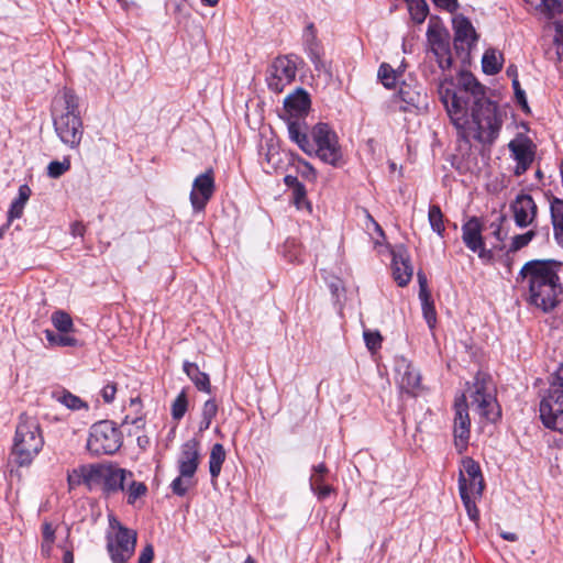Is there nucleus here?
<instances>
[{
	"label": "nucleus",
	"instance_id": "b1692460",
	"mask_svg": "<svg viewBox=\"0 0 563 563\" xmlns=\"http://www.w3.org/2000/svg\"><path fill=\"white\" fill-rule=\"evenodd\" d=\"M309 103L308 95L302 90H298L286 97L284 107L290 117H299L308 110Z\"/></svg>",
	"mask_w": 563,
	"mask_h": 563
},
{
	"label": "nucleus",
	"instance_id": "58836bf2",
	"mask_svg": "<svg viewBox=\"0 0 563 563\" xmlns=\"http://www.w3.org/2000/svg\"><path fill=\"white\" fill-rule=\"evenodd\" d=\"M70 169V159L65 157L63 161H53L47 166V175L51 178H58Z\"/></svg>",
	"mask_w": 563,
	"mask_h": 563
},
{
	"label": "nucleus",
	"instance_id": "0eeeda50",
	"mask_svg": "<svg viewBox=\"0 0 563 563\" xmlns=\"http://www.w3.org/2000/svg\"><path fill=\"white\" fill-rule=\"evenodd\" d=\"M484 488V478L478 463L471 457L463 459L459 489L466 512L473 521L478 519L476 501L482 497Z\"/></svg>",
	"mask_w": 563,
	"mask_h": 563
},
{
	"label": "nucleus",
	"instance_id": "4d7b16f0",
	"mask_svg": "<svg viewBox=\"0 0 563 563\" xmlns=\"http://www.w3.org/2000/svg\"><path fill=\"white\" fill-rule=\"evenodd\" d=\"M63 562L64 563H74L73 547H65V551H64V555H63Z\"/></svg>",
	"mask_w": 563,
	"mask_h": 563
},
{
	"label": "nucleus",
	"instance_id": "f03ea898",
	"mask_svg": "<svg viewBox=\"0 0 563 563\" xmlns=\"http://www.w3.org/2000/svg\"><path fill=\"white\" fill-rule=\"evenodd\" d=\"M520 274L528 283L532 305L544 312L556 307L559 296L563 294V263L531 261L523 265Z\"/></svg>",
	"mask_w": 563,
	"mask_h": 563
},
{
	"label": "nucleus",
	"instance_id": "7c9ffc66",
	"mask_svg": "<svg viewBox=\"0 0 563 563\" xmlns=\"http://www.w3.org/2000/svg\"><path fill=\"white\" fill-rule=\"evenodd\" d=\"M482 66L484 73L488 75H495L501 69V55L497 54L493 49H488L485 52L483 59H482Z\"/></svg>",
	"mask_w": 563,
	"mask_h": 563
},
{
	"label": "nucleus",
	"instance_id": "8fccbe9b",
	"mask_svg": "<svg viewBox=\"0 0 563 563\" xmlns=\"http://www.w3.org/2000/svg\"><path fill=\"white\" fill-rule=\"evenodd\" d=\"M154 559V550L151 544L146 545L139 556L137 563H152Z\"/></svg>",
	"mask_w": 563,
	"mask_h": 563
},
{
	"label": "nucleus",
	"instance_id": "39448f33",
	"mask_svg": "<svg viewBox=\"0 0 563 563\" xmlns=\"http://www.w3.org/2000/svg\"><path fill=\"white\" fill-rule=\"evenodd\" d=\"M54 129L59 140L70 148H77L84 134L77 98L70 90H63L53 101Z\"/></svg>",
	"mask_w": 563,
	"mask_h": 563
},
{
	"label": "nucleus",
	"instance_id": "20e7f679",
	"mask_svg": "<svg viewBox=\"0 0 563 563\" xmlns=\"http://www.w3.org/2000/svg\"><path fill=\"white\" fill-rule=\"evenodd\" d=\"M288 133L290 140L307 155H316L330 165H336L340 162L342 153L338 136L328 124L318 123L308 134L300 122L289 121Z\"/></svg>",
	"mask_w": 563,
	"mask_h": 563
},
{
	"label": "nucleus",
	"instance_id": "c03bdc74",
	"mask_svg": "<svg viewBox=\"0 0 563 563\" xmlns=\"http://www.w3.org/2000/svg\"><path fill=\"white\" fill-rule=\"evenodd\" d=\"M533 236H534V232L533 231H528V232H526L523 234L516 235L512 239V243H511V247H510L511 251H518L521 247L528 245Z\"/></svg>",
	"mask_w": 563,
	"mask_h": 563
},
{
	"label": "nucleus",
	"instance_id": "a18cd8bd",
	"mask_svg": "<svg viewBox=\"0 0 563 563\" xmlns=\"http://www.w3.org/2000/svg\"><path fill=\"white\" fill-rule=\"evenodd\" d=\"M422 312H423V317H424L429 328L433 329L437 323V313H435L433 302L423 303Z\"/></svg>",
	"mask_w": 563,
	"mask_h": 563
},
{
	"label": "nucleus",
	"instance_id": "49530a36",
	"mask_svg": "<svg viewBox=\"0 0 563 563\" xmlns=\"http://www.w3.org/2000/svg\"><path fill=\"white\" fill-rule=\"evenodd\" d=\"M24 206L25 203L24 202H21L20 200L15 199L12 205H11V208L9 210V222H11L12 220L14 219H19L22 217L23 214V209H24Z\"/></svg>",
	"mask_w": 563,
	"mask_h": 563
},
{
	"label": "nucleus",
	"instance_id": "3c124183",
	"mask_svg": "<svg viewBox=\"0 0 563 563\" xmlns=\"http://www.w3.org/2000/svg\"><path fill=\"white\" fill-rule=\"evenodd\" d=\"M433 2L449 12H454L459 7L457 0H433Z\"/></svg>",
	"mask_w": 563,
	"mask_h": 563
},
{
	"label": "nucleus",
	"instance_id": "a19ab883",
	"mask_svg": "<svg viewBox=\"0 0 563 563\" xmlns=\"http://www.w3.org/2000/svg\"><path fill=\"white\" fill-rule=\"evenodd\" d=\"M191 478L192 477L183 476L179 473V476L172 482L170 486L173 493L178 496H184L188 492L189 487L192 485Z\"/></svg>",
	"mask_w": 563,
	"mask_h": 563
},
{
	"label": "nucleus",
	"instance_id": "72a5a7b5",
	"mask_svg": "<svg viewBox=\"0 0 563 563\" xmlns=\"http://www.w3.org/2000/svg\"><path fill=\"white\" fill-rule=\"evenodd\" d=\"M55 399L66 406L68 409L78 410L81 408H87L85 401H82L78 396L73 395L67 390L56 391L54 393Z\"/></svg>",
	"mask_w": 563,
	"mask_h": 563
},
{
	"label": "nucleus",
	"instance_id": "6e6d98bb",
	"mask_svg": "<svg viewBox=\"0 0 563 563\" xmlns=\"http://www.w3.org/2000/svg\"><path fill=\"white\" fill-rule=\"evenodd\" d=\"M419 298L421 300V305L427 303V302H433L432 298H431V292L428 289V287L419 289Z\"/></svg>",
	"mask_w": 563,
	"mask_h": 563
},
{
	"label": "nucleus",
	"instance_id": "e433bc0d",
	"mask_svg": "<svg viewBox=\"0 0 563 563\" xmlns=\"http://www.w3.org/2000/svg\"><path fill=\"white\" fill-rule=\"evenodd\" d=\"M217 412H218V405L216 404L214 400L210 399L203 404L202 412H201L202 419L200 421V427H199L201 431L209 429L211 421L216 417Z\"/></svg>",
	"mask_w": 563,
	"mask_h": 563
},
{
	"label": "nucleus",
	"instance_id": "774afa93",
	"mask_svg": "<svg viewBox=\"0 0 563 563\" xmlns=\"http://www.w3.org/2000/svg\"><path fill=\"white\" fill-rule=\"evenodd\" d=\"M220 0H201V2L208 7H216Z\"/></svg>",
	"mask_w": 563,
	"mask_h": 563
},
{
	"label": "nucleus",
	"instance_id": "1a4fd4ad",
	"mask_svg": "<svg viewBox=\"0 0 563 563\" xmlns=\"http://www.w3.org/2000/svg\"><path fill=\"white\" fill-rule=\"evenodd\" d=\"M468 393L473 410L482 418L492 422L499 418L500 409L495 397V388L488 377L477 375Z\"/></svg>",
	"mask_w": 563,
	"mask_h": 563
},
{
	"label": "nucleus",
	"instance_id": "5fc2aeb1",
	"mask_svg": "<svg viewBox=\"0 0 563 563\" xmlns=\"http://www.w3.org/2000/svg\"><path fill=\"white\" fill-rule=\"evenodd\" d=\"M305 168H306V172L303 173V176L311 179V180H316L317 178V173H316V169L312 167L311 164H309L308 162H302Z\"/></svg>",
	"mask_w": 563,
	"mask_h": 563
},
{
	"label": "nucleus",
	"instance_id": "aec40b11",
	"mask_svg": "<svg viewBox=\"0 0 563 563\" xmlns=\"http://www.w3.org/2000/svg\"><path fill=\"white\" fill-rule=\"evenodd\" d=\"M200 462L199 442L190 439L181 445L177 460L178 471L183 476L194 477Z\"/></svg>",
	"mask_w": 563,
	"mask_h": 563
},
{
	"label": "nucleus",
	"instance_id": "0e129e2a",
	"mask_svg": "<svg viewBox=\"0 0 563 563\" xmlns=\"http://www.w3.org/2000/svg\"><path fill=\"white\" fill-rule=\"evenodd\" d=\"M327 472H328V470L324 464H319L313 467V474L325 475Z\"/></svg>",
	"mask_w": 563,
	"mask_h": 563
},
{
	"label": "nucleus",
	"instance_id": "4c0bfd02",
	"mask_svg": "<svg viewBox=\"0 0 563 563\" xmlns=\"http://www.w3.org/2000/svg\"><path fill=\"white\" fill-rule=\"evenodd\" d=\"M429 222L434 232L442 235L444 231L443 214L439 206H431L428 213Z\"/></svg>",
	"mask_w": 563,
	"mask_h": 563
},
{
	"label": "nucleus",
	"instance_id": "a878e982",
	"mask_svg": "<svg viewBox=\"0 0 563 563\" xmlns=\"http://www.w3.org/2000/svg\"><path fill=\"white\" fill-rule=\"evenodd\" d=\"M404 64L394 68L387 63H383L378 69V78L386 88L396 87L404 76Z\"/></svg>",
	"mask_w": 563,
	"mask_h": 563
},
{
	"label": "nucleus",
	"instance_id": "052dcab7",
	"mask_svg": "<svg viewBox=\"0 0 563 563\" xmlns=\"http://www.w3.org/2000/svg\"><path fill=\"white\" fill-rule=\"evenodd\" d=\"M514 86L516 88V95H517V98L520 102H522L525 106H526V98H525V93L523 91H521L520 89H518V86H519V82L518 80H514Z\"/></svg>",
	"mask_w": 563,
	"mask_h": 563
},
{
	"label": "nucleus",
	"instance_id": "423d86ee",
	"mask_svg": "<svg viewBox=\"0 0 563 563\" xmlns=\"http://www.w3.org/2000/svg\"><path fill=\"white\" fill-rule=\"evenodd\" d=\"M44 445V437L36 417L22 413L16 424L12 455L19 466H29Z\"/></svg>",
	"mask_w": 563,
	"mask_h": 563
},
{
	"label": "nucleus",
	"instance_id": "6e6552de",
	"mask_svg": "<svg viewBox=\"0 0 563 563\" xmlns=\"http://www.w3.org/2000/svg\"><path fill=\"white\" fill-rule=\"evenodd\" d=\"M110 530L107 534V549L113 563H128L136 545V531L121 525L115 517L109 518Z\"/></svg>",
	"mask_w": 563,
	"mask_h": 563
},
{
	"label": "nucleus",
	"instance_id": "79ce46f5",
	"mask_svg": "<svg viewBox=\"0 0 563 563\" xmlns=\"http://www.w3.org/2000/svg\"><path fill=\"white\" fill-rule=\"evenodd\" d=\"M558 391L563 394V365H561L552 375L550 388L548 393Z\"/></svg>",
	"mask_w": 563,
	"mask_h": 563
},
{
	"label": "nucleus",
	"instance_id": "680f3d73",
	"mask_svg": "<svg viewBox=\"0 0 563 563\" xmlns=\"http://www.w3.org/2000/svg\"><path fill=\"white\" fill-rule=\"evenodd\" d=\"M500 536L504 540H507L510 542H515L518 540V536L514 532H501Z\"/></svg>",
	"mask_w": 563,
	"mask_h": 563
},
{
	"label": "nucleus",
	"instance_id": "393cba45",
	"mask_svg": "<svg viewBox=\"0 0 563 563\" xmlns=\"http://www.w3.org/2000/svg\"><path fill=\"white\" fill-rule=\"evenodd\" d=\"M184 371L199 390L208 394L211 393L209 376L206 373L201 372L197 364L185 362Z\"/></svg>",
	"mask_w": 563,
	"mask_h": 563
},
{
	"label": "nucleus",
	"instance_id": "6ab92c4d",
	"mask_svg": "<svg viewBox=\"0 0 563 563\" xmlns=\"http://www.w3.org/2000/svg\"><path fill=\"white\" fill-rule=\"evenodd\" d=\"M510 210L516 224L520 228H527L534 221L538 212L537 205L531 196L520 194L510 205Z\"/></svg>",
	"mask_w": 563,
	"mask_h": 563
},
{
	"label": "nucleus",
	"instance_id": "2eb2a0df",
	"mask_svg": "<svg viewBox=\"0 0 563 563\" xmlns=\"http://www.w3.org/2000/svg\"><path fill=\"white\" fill-rule=\"evenodd\" d=\"M214 191V178L211 169L197 176L190 192V202L196 211L205 209Z\"/></svg>",
	"mask_w": 563,
	"mask_h": 563
},
{
	"label": "nucleus",
	"instance_id": "09e8293b",
	"mask_svg": "<svg viewBox=\"0 0 563 563\" xmlns=\"http://www.w3.org/2000/svg\"><path fill=\"white\" fill-rule=\"evenodd\" d=\"M294 200L297 208H301L303 205L308 203L306 201V189L302 184L294 188Z\"/></svg>",
	"mask_w": 563,
	"mask_h": 563
},
{
	"label": "nucleus",
	"instance_id": "412c9836",
	"mask_svg": "<svg viewBox=\"0 0 563 563\" xmlns=\"http://www.w3.org/2000/svg\"><path fill=\"white\" fill-rule=\"evenodd\" d=\"M391 268L394 278L400 287H404L411 280L413 273V268L409 262L407 250L404 247H399L397 251H391Z\"/></svg>",
	"mask_w": 563,
	"mask_h": 563
},
{
	"label": "nucleus",
	"instance_id": "f8f14e48",
	"mask_svg": "<svg viewBox=\"0 0 563 563\" xmlns=\"http://www.w3.org/2000/svg\"><path fill=\"white\" fill-rule=\"evenodd\" d=\"M297 68L288 57H277L267 70L268 88L280 93L296 77Z\"/></svg>",
	"mask_w": 563,
	"mask_h": 563
},
{
	"label": "nucleus",
	"instance_id": "ea45409f",
	"mask_svg": "<svg viewBox=\"0 0 563 563\" xmlns=\"http://www.w3.org/2000/svg\"><path fill=\"white\" fill-rule=\"evenodd\" d=\"M188 406L187 397L185 393H180L174 400L172 406V416L175 420H180L186 413Z\"/></svg>",
	"mask_w": 563,
	"mask_h": 563
},
{
	"label": "nucleus",
	"instance_id": "69168bd1",
	"mask_svg": "<svg viewBox=\"0 0 563 563\" xmlns=\"http://www.w3.org/2000/svg\"><path fill=\"white\" fill-rule=\"evenodd\" d=\"M130 407L135 408V411H140L142 407L141 399L139 397L132 398L130 400Z\"/></svg>",
	"mask_w": 563,
	"mask_h": 563
},
{
	"label": "nucleus",
	"instance_id": "e2e57ef3",
	"mask_svg": "<svg viewBox=\"0 0 563 563\" xmlns=\"http://www.w3.org/2000/svg\"><path fill=\"white\" fill-rule=\"evenodd\" d=\"M418 282H419V288H427L428 287V280L423 273L419 272L417 274Z\"/></svg>",
	"mask_w": 563,
	"mask_h": 563
},
{
	"label": "nucleus",
	"instance_id": "c756f323",
	"mask_svg": "<svg viewBox=\"0 0 563 563\" xmlns=\"http://www.w3.org/2000/svg\"><path fill=\"white\" fill-rule=\"evenodd\" d=\"M224 460L225 450L223 445L220 443L213 444L209 456V472L212 478H217L220 475Z\"/></svg>",
	"mask_w": 563,
	"mask_h": 563
},
{
	"label": "nucleus",
	"instance_id": "ddd939ff",
	"mask_svg": "<svg viewBox=\"0 0 563 563\" xmlns=\"http://www.w3.org/2000/svg\"><path fill=\"white\" fill-rule=\"evenodd\" d=\"M482 232L483 224L481 220L472 217L462 227V240L466 247L476 253L481 260L489 262L493 258V253L486 249Z\"/></svg>",
	"mask_w": 563,
	"mask_h": 563
},
{
	"label": "nucleus",
	"instance_id": "f257e3e1",
	"mask_svg": "<svg viewBox=\"0 0 563 563\" xmlns=\"http://www.w3.org/2000/svg\"><path fill=\"white\" fill-rule=\"evenodd\" d=\"M439 96L456 129L483 143H492L497 137L501 115L472 74L461 73L456 85L452 79H443Z\"/></svg>",
	"mask_w": 563,
	"mask_h": 563
},
{
	"label": "nucleus",
	"instance_id": "5701e85b",
	"mask_svg": "<svg viewBox=\"0 0 563 563\" xmlns=\"http://www.w3.org/2000/svg\"><path fill=\"white\" fill-rule=\"evenodd\" d=\"M509 150L517 161L515 174L519 176L523 174L532 163V154L528 145L521 141H511L509 143Z\"/></svg>",
	"mask_w": 563,
	"mask_h": 563
},
{
	"label": "nucleus",
	"instance_id": "bf43d9fd",
	"mask_svg": "<svg viewBox=\"0 0 563 563\" xmlns=\"http://www.w3.org/2000/svg\"><path fill=\"white\" fill-rule=\"evenodd\" d=\"M284 180L287 186L292 188L297 187V185H301V183L298 181L297 177L291 175H287Z\"/></svg>",
	"mask_w": 563,
	"mask_h": 563
},
{
	"label": "nucleus",
	"instance_id": "f704fd0d",
	"mask_svg": "<svg viewBox=\"0 0 563 563\" xmlns=\"http://www.w3.org/2000/svg\"><path fill=\"white\" fill-rule=\"evenodd\" d=\"M45 336L51 346H76L77 340L69 335V333H55L51 330H45Z\"/></svg>",
	"mask_w": 563,
	"mask_h": 563
},
{
	"label": "nucleus",
	"instance_id": "473e14b6",
	"mask_svg": "<svg viewBox=\"0 0 563 563\" xmlns=\"http://www.w3.org/2000/svg\"><path fill=\"white\" fill-rule=\"evenodd\" d=\"M51 320L53 325L59 332L70 333L74 331V322L71 317L63 310L55 311L52 314Z\"/></svg>",
	"mask_w": 563,
	"mask_h": 563
},
{
	"label": "nucleus",
	"instance_id": "37998d69",
	"mask_svg": "<svg viewBox=\"0 0 563 563\" xmlns=\"http://www.w3.org/2000/svg\"><path fill=\"white\" fill-rule=\"evenodd\" d=\"M364 340H365L366 346L371 351H375L380 347L383 339H382V335L379 334V332L365 331Z\"/></svg>",
	"mask_w": 563,
	"mask_h": 563
},
{
	"label": "nucleus",
	"instance_id": "de8ad7c7",
	"mask_svg": "<svg viewBox=\"0 0 563 563\" xmlns=\"http://www.w3.org/2000/svg\"><path fill=\"white\" fill-rule=\"evenodd\" d=\"M115 394L117 385L114 383H108L101 390V396L107 404H110L114 400Z\"/></svg>",
	"mask_w": 563,
	"mask_h": 563
},
{
	"label": "nucleus",
	"instance_id": "dca6fc26",
	"mask_svg": "<svg viewBox=\"0 0 563 563\" xmlns=\"http://www.w3.org/2000/svg\"><path fill=\"white\" fill-rule=\"evenodd\" d=\"M455 416L453 424V434L455 439V445L459 451L462 452L467 444L470 438V426L471 420L467 411L466 398L463 395L461 399H457L454 405Z\"/></svg>",
	"mask_w": 563,
	"mask_h": 563
},
{
	"label": "nucleus",
	"instance_id": "4468645a",
	"mask_svg": "<svg viewBox=\"0 0 563 563\" xmlns=\"http://www.w3.org/2000/svg\"><path fill=\"white\" fill-rule=\"evenodd\" d=\"M540 418L547 428L563 432V394L548 393L540 402Z\"/></svg>",
	"mask_w": 563,
	"mask_h": 563
},
{
	"label": "nucleus",
	"instance_id": "864d4df0",
	"mask_svg": "<svg viewBox=\"0 0 563 563\" xmlns=\"http://www.w3.org/2000/svg\"><path fill=\"white\" fill-rule=\"evenodd\" d=\"M30 195H31V189L29 186L26 185H22L20 188H19V197L16 198L18 200H20L21 202H24L26 203V201L29 200L30 198Z\"/></svg>",
	"mask_w": 563,
	"mask_h": 563
},
{
	"label": "nucleus",
	"instance_id": "c85d7f7f",
	"mask_svg": "<svg viewBox=\"0 0 563 563\" xmlns=\"http://www.w3.org/2000/svg\"><path fill=\"white\" fill-rule=\"evenodd\" d=\"M58 529L57 525L49 521H44L42 525V544L41 551L44 556L48 558L52 554L53 545L55 542V534Z\"/></svg>",
	"mask_w": 563,
	"mask_h": 563
},
{
	"label": "nucleus",
	"instance_id": "f3484780",
	"mask_svg": "<svg viewBox=\"0 0 563 563\" xmlns=\"http://www.w3.org/2000/svg\"><path fill=\"white\" fill-rule=\"evenodd\" d=\"M396 373L400 389L411 395H417L421 390V375L411 362L405 357L397 358Z\"/></svg>",
	"mask_w": 563,
	"mask_h": 563
},
{
	"label": "nucleus",
	"instance_id": "9b49d317",
	"mask_svg": "<svg viewBox=\"0 0 563 563\" xmlns=\"http://www.w3.org/2000/svg\"><path fill=\"white\" fill-rule=\"evenodd\" d=\"M427 37L430 52L434 56L439 67L442 70L449 69L452 65V55L450 49V34L448 30L439 22L430 20Z\"/></svg>",
	"mask_w": 563,
	"mask_h": 563
},
{
	"label": "nucleus",
	"instance_id": "c9c22d12",
	"mask_svg": "<svg viewBox=\"0 0 563 563\" xmlns=\"http://www.w3.org/2000/svg\"><path fill=\"white\" fill-rule=\"evenodd\" d=\"M408 9L413 21L422 23L428 15V4L424 0H407Z\"/></svg>",
	"mask_w": 563,
	"mask_h": 563
},
{
	"label": "nucleus",
	"instance_id": "338daca9",
	"mask_svg": "<svg viewBox=\"0 0 563 563\" xmlns=\"http://www.w3.org/2000/svg\"><path fill=\"white\" fill-rule=\"evenodd\" d=\"M276 155H279V153L277 151L269 150V152L266 155L267 162L271 163Z\"/></svg>",
	"mask_w": 563,
	"mask_h": 563
},
{
	"label": "nucleus",
	"instance_id": "bb28decb",
	"mask_svg": "<svg viewBox=\"0 0 563 563\" xmlns=\"http://www.w3.org/2000/svg\"><path fill=\"white\" fill-rule=\"evenodd\" d=\"M551 216L554 227V236L563 247V200L553 198L551 201Z\"/></svg>",
	"mask_w": 563,
	"mask_h": 563
},
{
	"label": "nucleus",
	"instance_id": "cd10ccee",
	"mask_svg": "<svg viewBox=\"0 0 563 563\" xmlns=\"http://www.w3.org/2000/svg\"><path fill=\"white\" fill-rule=\"evenodd\" d=\"M526 2L532 10L547 16L563 11V0H526Z\"/></svg>",
	"mask_w": 563,
	"mask_h": 563
},
{
	"label": "nucleus",
	"instance_id": "7ed1b4c3",
	"mask_svg": "<svg viewBox=\"0 0 563 563\" xmlns=\"http://www.w3.org/2000/svg\"><path fill=\"white\" fill-rule=\"evenodd\" d=\"M133 473L112 463L84 464L67 474L68 488L71 490L80 485L89 490L100 489L106 496L124 492L125 482Z\"/></svg>",
	"mask_w": 563,
	"mask_h": 563
},
{
	"label": "nucleus",
	"instance_id": "603ef678",
	"mask_svg": "<svg viewBox=\"0 0 563 563\" xmlns=\"http://www.w3.org/2000/svg\"><path fill=\"white\" fill-rule=\"evenodd\" d=\"M312 489L318 495V497L321 499L328 497L332 492V487L330 485H324V484H321Z\"/></svg>",
	"mask_w": 563,
	"mask_h": 563
},
{
	"label": "nucleus",
	"instance_id": "2f4dec72",
	"mask_svg": "<svg viewBox=\"0 0 563 563\" xmlns=\"http://www.w3.org/2000/svg\"><path fill=\"white\" fill-rule=\"evenodd\" d=\"M125 483H128V486H125L124 492H126L128 504L130 505H134L139 498L147 493L146 485L134 481L133 477L129 478Z\"/></svg>",
	"mask_w": 563,
	"mask_h": 563
},
{
	"label": "nucleus",
	"instance_id": "a211bd4d",
	"mask_svg": "<svg viewBox=\"0 0 563 563\" xmlns=\"http://www.w3.org/2000/svg\"><path fill=\"white\" fill-rule=\"evenodd\" d=\"M454 30V46L457 52L468 54L477 41V34L471 21L463 15H455L452 20Z\"/></svg>",
	"mask_w": 563,
	"mask_h": 563
},
{
	"label": "nucleus",
	"instance_id": "9d476101",
	"mask_svg": "<svg viewBox=\"0 0 563 563\" xmlns=\"http://www.w3.org/2000/svg\"><path fill=\"white\" fill-rule=\"evenodd\" d=\"M122 445L121 432L110 421H99L91 427L87 449L96 455L113 454Z\"/></svg>",
	"mask_w": 563,
	"mask_h": 563
},
{
	"label": "nucleus",
	"instance_id": "4be33fe9",
	"mask_svg": "<svg viewBox=\"0 0 563 563\" xmlns=\"http://www.w3.org/2000/svg\"><path fill=\"white\" fill-rule=\"evenodd\" d=\"M423 96L420 90L410 84L401 81L397 95L394 97V103L398 106L401 111H410L419 107Z\"/></svg>",
	"mask_w": 563,
	"mask_h": 563
},
{
	"label": "nucleus",
	"instance_id": "13d9d810",
	"mask_svg": "<svg viewBox=\"0 0 563 563\" xmlns=\"http://www.w3.org/2000/svg\"><path fill=\"white\" fill-rule=\"evenodd\" d=\"M323 477H324V475L312 474L311 478H310L311 488H314V487L323 484Z\"/></svg>",
	"mask_w": 563,
	"mask_h": 563
}]
</instances>
